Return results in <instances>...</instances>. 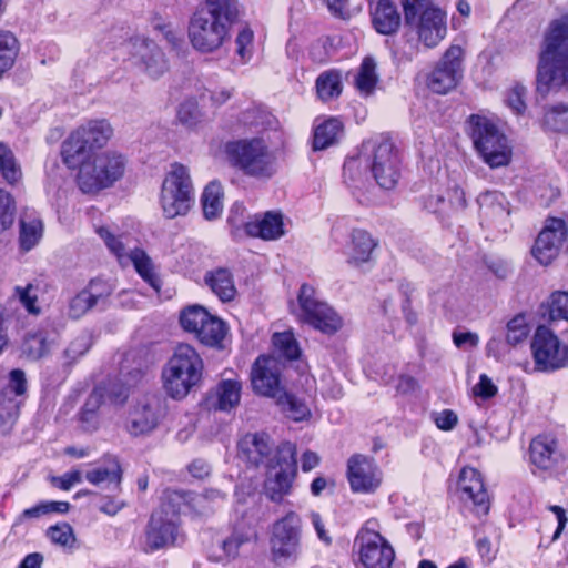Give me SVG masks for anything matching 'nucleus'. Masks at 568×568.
Listing matches in <instances>:
<instances>
[{
  "mask_svg": "<svg viewBox=\"0 0 568 568\" xmlns=\"http://www.w3.org/2000/svg\"><path fill=\"white\" fill-rule=\"evenodd\" d=\"M458 489L464 500H469L478 511L487 513L488 495L480 474L471 467H464L458 479Z\"/></svg>",
  "mask_w": 568,
  "mask_h": 568,
  "instance_id": "obj_27",
  "label": "nucleus"
},
{
  "mask_svg": "<svg viewBox=\"0 0 568 568\" xmlns=\"http://www.w3.org/2000/svg\"><path fill=\"white\" fill-rule=\"evenodd\" d=\"M92 346V336L88 332H81L68 345L64 356L69 363L78 361Z\"/></svg>",
  "mask_w": 568,
  "mask_h": 568,
  "instance_id": "obj_55",
  "label": "nucleus"
},
{
  "mask_svg": "<svg viewBox=\"0 0 568 568\" xmlns=\"http://www.w3.org/2000/svg\"><path fill=\"white\" fill-rule=\"evenodd\" d=\"M81 481L82 474L80 470H71L53 479L54 485L62 490H70L74 485Z\"/></svg>",
  "mask_w": 568,
  "mask_h": 568,
  "instance_id": "obj_62",
  "label": "nucleus"
},
{
  "mask_svg": "<svg viewBox=\"0 0 568 568\" xmlns=\"http://www.w3.org/2000/svg\"><path fill=\"white\" fill-rule=\"evenodd\" d=\"M53 343L44 332L30 334L22 344V353L30 359H39L49 353Z\"/></svg>",
  "mask_w": 568,
  "mask_h": 568,
  "instance_id": "obj_44",
  "label": "nucleus"
},
{
  "mask_svg": "<svg viewBox=\"0 0 568 568\" xmlns=\"http://www.w3.org/2000/svg\"><path fill=\"white\" fill-rule=\"evenodd\" d=\"M225 152L230 163L244 175L268 180L276 172V158L261 138L242 139L229 142Z\"/></svg>",
  "mask_w": 568,
  "mask_h": 568,
  "instance_id": "obj_7",
  "label": "nucleus"
},
{
  "mask_svg": "<svg viewBox=\"0 0 568 568\" xmlns=\"http://www.w3.org/2000/svg\"><path fill=\"white\" fill-rule=\"evenodd\" d=\"M95 232L120 263L131 261L140 276L152 287H156L158 278L153 272V264L144 251L131 247L128 236L115 234L109 226H98Z\"/></svg>",
  "mask_w": 568,
  "mask_h": 568,
  "instance_id": "obj_17",
  "label": "nucleus"
},
{
  "mask_svg": "<svg viewBox=\"0 0 568 568\" xmlns=\"http://www.w3.org/2000/svg\"><path fill=\"white\" fill-rule=\"evenodd\" d=\"M372 16L376 31L382 34H392L400 24V16L389 0H379Z\"/></svg>",
  "mask_w": 568,
  "mask_h": 568,
  "instance_id": "obj_35",
  "label": "nucleus"
},
{
  "mask_svg": "<svg viewBox=\"0 0 568 568\" xmlns=\"http://www.w3.org/2000/svg\"><path fill=\"white\" fill-rule=\"evenodd\" d=\"M136 67L149 78L155 80L169 69L168 60L160 47L152 40L135 37L130 42Z\"/></svg>",
  "mask_w": 568,
  "mask_h": 568,
  "instance_id": "obj_24",
  "label": "nucleus"
},
{
  "mask_svg": "<svg viewBox=\"0 0 568 568\" xmlns=\"http://www.w3.org/2000/svg\"><path fill=\"white\" fill-rule=\"evenodd\" d=\"M209 315L210 313L202 306H189L182 311L180 315V323L185 331L193 333L196 336L207 322Z\"/></svg>",
  "mask_w": 568,
  "mask_h": 568,
  "instance_id": "obj_46",
  "label": "nucleus"
},
{
  "mask_svg": "<svg viewBox=\"0 0 568 568\" xmlns=\"http://www.w3.org/2000/svg\"><path fill=\"white\" fill-rule=\"evenodd\" d=\"M227 333V327L219 317L209 315L207 322L204 324L196 337L201 343L209 346H220Z\"/></svg>",
  "mask_w": 568,
  "mask_h": 568,
  "instance_id": "obj_45",
  "label": "nucleus"
},
{
  "mask_svg": "<svg viewBox=\"0 0 568 568\" xmlns=\"http://www.w3.org/2000/svg\"><path fill=\"white\" fill-rule=\"evenodd\" d=\"M245 231L251 236L266 241L278 240L285 234L283 215L273 211L261 216L256 215L252 221L245 223Z\"/></svg>",
  "mask_w": 568,
  "mask_h": 568,
  "instance_id": "obj_30",
  "label": "nucleus"
},
{
  "mask_svg": "<svg viewBox=\"0 0 568 568\" xmlns=\"http://www.w3.org/2000/svg\"><path fill=\"white\" fill-rule=\"evenodd\" d=\"M296 447L285 442L277 446L274 457L270 459L268 474L264 483L266 497L274 503H282L290 495L295 479Z\"/></svg>",
  "mask_w": 568,
  "mask_h": 568,
  "instance_id": "obj_12",
  "label": "nucleus"
},
{
  "mask_svg": "<svg viewBox=\"0 0 568 568\" xmlns=\"http://www.w3.org/2000/svg\"><path fill=\"white\" fill-rule=\"evenodd\" d=\"M47 536L51 542L63 548H71L75 542L73 529L67 523L49 527L47 530Z\"/></svg>",
  "mask_w": 568,
  "mask_h": 568,
  "instance_id": "obj_54",
  "label": "nucleus"
},
{
  "mask_svg": "<svg viewBox=\"0 0 568 568\" xmlns=\"http://www.w3.org/2000/svg\"><path fill=\"white\" fill-rule=\"evenodd\" d=\"M473 393L477 397L487 399L496 395L497 386L486 374H481L478 383L473 387Z\"/></svg>",
  "mask_w": 568,
  "mask_h": 568,
  "instance_id": "obj_60",
  "label": "nucleus"
},
{
  "mask_svg": "<svg viewBox=\"0 0 568 568\" xmlns=\"http://www.w3.org/2000/svg\"><path fill=\"white\" fill-rule=\"evenodd\" d=\"M77 181L84 193L97 192L113 185L126 169V159L116 151L91 153L81 159Z\"/></svg>",
  "mask_w": 568,
  "mask_h": 568,
  "instance_id": "obj_6",
  "label": "nucleus"
},
{
  "mask_svg": "<svg viewBox=\"0 0 568 568\" xmlns=\"http://www.w3.org/2000/svg\"><path fill=\"white\" fill-rule=\"evenodd\" d=\"M480 215L487 222L505 223L510 214L505 195L498 191H486L477 199Z\"/></svg>",
  "mask_w": 568,
  "mask_h": 568,
  "instance_id": "obj_31",
  "label": "nucleus"
},
{
  "mask_svg": "<svg viewBox=\"0 0 568 568\" xmlns=\"http://www.w3.org/2000/svg\"><path fill=\"white\" fill-rule=\"evenodd\" d=\"M342 91V75L338 71H325L317 77L316 92L322 101L327 102L334 100L341 95Z\"/></svg>",
  "mask_w": 568,
  "mask_h": 568,
  "instance_id": "obj_41",
  "label": "nucleus"
},
{
  "mask_svg": "<svg viewBox=\"0 0 568 568\" xmlns=\"http://www.w3.org/2000/svg\"><path fill=\"white\" fill-rule=\"evenodd\" d=\"M377 245L378 241L369 232L363 229H353L343 254L348 265L359 267L373 260V253Z\"/></svg>",
  "mask_w": 568,
  "mask_h": 568,
  "instance_id": "obj_26",
  "label": "nucleus"
},
{
  "mask_svg": "<svg viewBox=\"0 0 568 568\" xmlns=\"http://www.w3.org/2000/svg\"><path fill=\"white\" fill-rule=\"evenodd\" d=\"M164 496L166 498V505H172V508H174L179 515L186 509L197 515H206L212 511V505H210L207 497L203 496V494L173 490L166 491Z\"/></svg>",
  "mask_w": 568,
  "mask_h": 568,
  "instance_id": "obj_33",
  "label": "nucleus"
},
{
  "mask_svg": "<svg viewBox=\"0 0 568 568\" xmlns=\"http://www.w3.org/2000/svg\"><path fill=\"white\" fill-rule=\"evenodd\" d=\"M277 354L286 359H295L300 355L297 342L292 332L275 333L272 338Z\"/></svg>",
  "mask_w": 568,
  "mask_h": 568,
  "instance_id": "obj_49",
  "label": "nucleus"
},
{
  "mask_svg": "<svg viewBox=\"0 0 568 568\" xmlns=\"http://www.w3.org/2000/svg\"><path fill=\"white\" fill-rule=\"evenodd\" d=\"M529 464L534 475L557 477L568 469V449L555 437L539 435L529 444Z\"/></svg>",
  "mask_w": 568,
  "mask_h": 568,
  "instance_id": "obj_13",
  "label": "nucleus"
},
{
  "mask_svg": "<svg viewBox=\"0 0 568 568\" xmlns=\"http://www.w3.org/2000/svg\"><path fill=\"white\" fill-rule=\"evenodd\" d=\"M541 122L547 130L568 134V104L558 103L546 108Z\"/></svg>",
  "mask_w": 568,
  "mask_h": 568,
  "instance_id": "obj_43",
  "label": "nucleus"
},
{
  "mask_svg": "<svg viewBox=\"0 0 568 568\" xmlns=\"http://www.w3.org/2000/svg\"><path fill=\"white\" fill-rule=\"evenodd\" d=\"M530 351L536 372L552 373L568 367V344L545 325L535 331L530 342Z\"/></svg>",
  "mask_w": 568,
  "mask_h": 568,
  "instance_id": "obj_14",
  "label": "nucleus"
},
{
  "mask_svg": "<svg viewBox=\"0 0 568 568\" xmlns=\"http://www.w3.org/2000/svg\"><path fill=\"white\" fill-rule=\"evenodd\" d=\"M204 364L200 354L189 344H180L162 368L164 393L172 399H184L203 377Z\"/></svg>",
  "mask_w": 568,
  "mask_h": 568,
  "instance_id": "obj_3",
  "label": "nucleus"
},
{
  "mask_svg": "<svg viewBox=\"0 0 568 568\" xmlns=\"http://www.w3.org/2000/svg\"><path fill=\"white\" fill-rule=\"evenodd\" d=\"M470 135L476 150L490 168L507 165L511 150L507 138L495 123L480 115H471L469 120Z\"/></svg>",
  "mask_w": 568,
  "mask_h": 568,
  "instance_id": "obj_11",
  "label": "nucleus"
},
{
  "mask_svg": "<svg viewBox=\"0 0 568 568\" xmlns=\"http://www.w3.org/2000/svg\"><path fill=\"white\" fill-rule=\"evenodd\" d=\"M298 304L301 308V320L313 328L332 335L343 325L342 317L327 303L321 301L314 287L303 284L300 288Z\"/></svg>",
  "mask_w": 568,
  "mask_h": 568,
  "instance_id": "obj_15",
  "label": "nucleus"
},
{
  "mask_svg": "<svg viewBox=\"0 0 568 568\" xmlns=\"http://www.w3.org/2000/svg\"><path fill=\"white\" fill-rule=\"evenodd\" d=\"M308 517L313 528L316 531L317 538L325 545H331L332 538L328 531L325 529V525L323 523L321 515L316 511H311Z\"/></svg>",
  "mask_w": 568,
  "mask_h": 568,
  "instance_id": "obj_63",
  "label": "nucleus"
},
{
  "mask_svg": "<svg viewBox=\"0 0 568 568\" xmlns=\"http://www.w3.org/2000/svg\"><path fill=\"white\" fill-rule=\"evenodd\" d=\"M179 122L187 129H196L204 122V114L202 113L195 100H185L182 102L178 110Z\"/></svg>",
  "mask_w": 568,
  "mask_h": 568,
  "instance_id": "obj_48",
  "label": "nucleus"
},
{
  "mask_svg": "<svg viewBox=\"0 0 568 568\" xmlns=\"http://www.w3.org/2000/svg\"><path fill=\"white\" fill-rule=\"evenodd\" d=\"M204 282L222 302H230L236 295L233 275L226 268H216L207 272Z\"/></svg>",
  "mask_w": 568,
  "mask_h": 568,
  "instance_id": "obj_34",
  "label": "nucleus"
},
{
  "mask_svg": "<svg viewBox=\"0 0 568 568\" xmlns=\"http://www.w3.org/2000/svg\"><path fill=\"white\" fill-rule=\"evenodd\" d=\"M19 243L24 252L36 247L43 236L44 225L40 215L34 211H26L19 221Z\"/></svg>",
  "mask_w": 568,
  "mask_h": 568,
  "instance_id": "obj_32",
  "label": "nucleus"
},
{
  "mask_svg": "<svg viewBox=\"0 0 568 568\" xmlns=\"http://www.w3.org/2000/svg\"><path fill=\"white\" fill-rule=\"evenodd\" d=\"M0 173L2 179L12 186L18 185L22 180L20 164L11 149L2 142H0Z\"/></svg>",
  "mask_w": 568,
  "mask_h": 568,
  "instance_id": "obj_42",
  "label": "nucleus"
},
{
  "mask_svg": "<svg viewBox=\"0 0 568 568\" xmlns=\"http://www.w3.org/2000/svg\"><path fill=\"white\" fill-rule=\"evenodd\" d=\"M272 445L266 434H246L239 442V456L252 465L266 463L270 466V459L274 457Z\"/></svg>",
  "mask_w": 568,
  "mask_h": 568,
  "instance_id": "obj_28",
  "label": "nucleus"
},
{
  "mask_svg": "<svg viewBox=\"0 0 568 568\" xmlns=\"http://www.w3.org/2000/svg\"><path fill=\"white\" fill-rule=\"evenodd\" d=\"M568 89V14L554 19L545 33L537 65V91Z\"/></svg>",
  "mask_w": 568,
  "mask_h": 568,
  "instance_id": "obj_2",
  "label": "nucleus"
},
{
  "mask_svg": "<svg viewBox=\"0 0 568 568\" xmlns=\"http://www.w3.org/2000/svg\"><path fill=\"white\" fill-rule=\"evenodd\" d=\"M404 20L425 48L437 47L447 34V16L432 0H403Z\"/></svg>",
  "mask_w": 568,
  "mask_h": 568,
  "instance_id": "obj_5",
  "label": "nucleus"
},
{
  "mask_svg": "<svg viewBox=\"0 0 568 568\" xmlns=\"http://www.w3.org/2000/svg\"><path fill=\"white\" fill-rule=\"evenodd\" d=\"M16 217V201L12 195L0 189V234L9 230Z\"/></svg>",
  "mask_w": 568,
  "mask_h": 568,
  "instance_id": "obj_51",
  "label": "nucleus"
},
{
  "mask_svg": "<svg viewBox=\"0 0 568 568\" xmlns=\"http://www.w3.org/2000/svg\"><path fill=\"white\" fill-rule=\"evenodd\" d=\"M463 75V49L450 45L427 78V87L435 93L446 94Z\"/></svg>",
  "mask_w": 568,
  "mask_h": 568,
  "instance_id": "obj_20",
  "label": "nucleus"
},
{
  "mask_svg": "<svg viewBox=\"0 0 568 568\" xmlns=\"http://www.w3.org/2000/svg\"><path fill=\"white\" fill-rule=\"evenodd\" d=\"M251 385L257 395L282 400L285 395L281 382V368L273 356H258L251 368Z\"/></svg>",
  "mask_w": 568,
  "mask_h": 568,
  "instance_id": "obj_21",
  "label": "nucleus"
},
{
  "mask_svg": "<svg viewBox=\"0 0 568 568\" xmlns=\"http://www.w3.org/2000/svg\"><path fill=\"white\" fill-rule=\"evenodd\" d=\"M241 383L234 379H223L214 389L207 393L205 405L209 409L230 412L240 404Z\"/></svg>",
  "mask_w": 568,
  "mask_h": 568,
  "instance_id": "obj_29",
  "label": "nucleus"
},
{
  "mask_svg": "<svg viewBox=\"0 0 568 568\" xmlns=\"http://www.w3.org/2000/svg\"><path fill=\"white\" fill-rule=\"evenodd\" d=\"M548 307L551 321L564 320L568 322V292H554L549 297Z\"/></svg>",
  "mask_w": 568,
  "mask_h": 568,
  "instance_id": "obj_56",
  "label": "nucleus"
},
{
  "mask_svg": "<svg viewBox=\"0 0 568 568\" xmlns=\"http://www.w3.org/2000/svg\"><path fill=\"white\" fill-rule=\"evenodd\" d=\"M254 33L248 27L242 28L235 38V54L242 64L247 63L253 57Z\"/></svg>",
  "mask_w": 568,
  "mask_h": 568,
  "instance_id": "obj_50",
  "label": "nucleus"
},
{
  "mask_svg": "<svg viewBox=\"0 0 568 568\" xmlns=\"http://www.w3.org/2000/svg\"><path fill=\"white\" fill-rule=\"evenodd\" d=\"M194 187L189 169L173 163L166 172L161 187L160 204L168 219L187 214L194 204Z\"/></svg>",
  "mask_w": 568,
  "mask_h": 568,
  "instance_id": "obj_8",
  "label": "nucleus"
},
{
  "mask_svg": "<svg viewBox=\"0 0 568 568\" xmlns=\"http://www.w3.org/2000/svg\"><path fill=\"white\" fill-rule=\"evenodd\" d=\"M371 521L361 529L356 537L359 560L365 568H392L395 550L389 541L379 532L368 527Z\"/></svg>",
  "mask_w": 568,
  "mask_h": 568,
  "instance_id": "obj_18",
  "label": "nucleus"
},
{
  "mask_svg": "<svg viewBox=\"0 0 568 568\" xmlns=\"http://www.w3.org/2000/svg\"><path fill=\"white\" fill-rule=\"evenodd\" d=\"M376 67L375 60L366 57L354 74L353 84L359 95L367 98L375 92L379 81Z\"/></svg>",
  "mask_w": 568,
  "mask_h": 568,
  "instance_id": "obj_36",
  "label": "nucleus"
},
{
  "mask_svg": "<svg viewBox=\"0 0 568 568\" xmlns=\"http://www.w3.org/2000/svg\"><path fill=\"white\" fill-rule=\"evenodd\" d=\"M369 169L377 184L386 190L393 189L399 179L398 159L392 140L379 135L362 144L357 158L348 159L344 164V174L359 168Z\"/></svg>",
  "mask_w": 568,
  "mask_h": 568,
  "instance_id": "obj_4",
  "label": "nucleus"
},
{
  "mask_svg": "<svg viewBox=\"0 0 568 568\" xmlns=\"http://www.w3.org/2000/svg\"><path fill=\"white\" fill-rule=\"evenodd\" d=\"M457 422V415L450 409H444L435 416L436 426L443 430L453 429Z\"/></svg>",
  "mask_w": 568,
  "mask_h": 568,
  "instance_id": "obj_64",
  "label": "nucleus"
},
{
  "mask_svg": "<svg viewBox=\"0 0 568 568\" xmlns=\"http://www.w3.org/2000/svg\"><path fill=\"white\" fill-rule=\"evenodd\" d=\"M14 295L29 314L38 315L41 312L38 305V287L31 283L26 286H16Z\"/></svg>",
  "mask_w": 568,
  "mask_h": 568,
  "instance_id": "obj_53",
  "label": "nucleus"
},
{
  "mask_svg": "<svg viewBox=\"0 0 568 568\" xmlns=\"http://www.w3.org/2000/svg\"><path fill=\"white\" fill-rule=\"evenodd\" d=\"M104 294L98 290V283L91 282L85 290H82L71 298L68 306V316L78 320L85 315Z\"/></svg>",
  "mask_w": 568,
  "mask_h": 568,
  "instance_id": "obj_37",
  "label": "nucleus"
},
{
  "mask_svg": "<svg viewBox=\"0 0 568 568\" xmlns=\"http://www.w3.org/2000/svg\"><path fill=\"white\" fill-rule=\"evenodd\" d=\"M20 52V42L9 30L0 29V79L10 71Z\"/></svg>",
  "mask_w": 568,
  "mask_h": 568,
  "instance_id": "obj_39",
  "label": "nucleus"
},
{
  "mask_svg": "<svg viewBox=\"0 0 568 568\" xmlns=\"http://www.w3.org/2000/svg\"><path fill=\"white\" fill-rule=\"evenodd\" d=\"M347 479L354 493L373 494L382 485L383 473L372 457L357 454L347 462Z\"/></svg>",
  "mask_w": 568,
  "mask_h": 568,
  "instance_id": "obj_23",
  "label": "nucleus"
},
{
  "mask_svg": "<svg viewBox=\"0 0 568 568\" xmlns=\"http://www.w3.org/2000/svg\"><path fill=\"white\" fill-rule=\"evenodd\" d=\"M27 390L26 374L16 368L9 373L7 387L0 393V423L3 426L12 425L18 417L21 400L18 398Z\"/></svg>",
  "mask_w": 568,
  "mask_h": 568,
  "instance_id": "obj_25",
  "label": "nucleus"
},
{
  "mask_svg": "<svg viewBox=\"0 0 568 568\" xmlns=\"http://www.w3.org/2000/svg\"><path fill=\"white\" fill-rule=\"evenodd\" d=\"M529 334L525 316L517 315L507 323L506 343L516 346L524 342Z\"/></svg>",
  "mask_w": 568,
  "mask_h": 568,
  "instance_id": "obj_52",
  "label": "nucleus"
},
{
  "mask_svg": "<svg viewBox=\"0 0 568 568\" xmlns=\"http://www.w3.org/2000/svg\"><path fill=\"white\" fill-rule=\"evenodd\" d=\"M302 520L288 511L270 528V556L274 564L284 566L297 561L302 554Z\"/></svg>",
  "mask_w": 568,
  "mask_h": 568,
  "instance_id": "obj_9",
  "label": "nucleus"
},
{
  "mask_svg": "<svg viewBox=\"0 0 568 568\" xmlns=\"http://www.w3.org/2000/svg\"><path fill=\"white\" fill-rule=\"evenodd\" d=\"M527 89L521 84H515L507 93L506 103L516 113L521 114L526 110L525 97Z\"/></svg>",
  "mask_w": 568,
  "mask_h": 568,
  "instance_id": "obj_58",
  "label": "nucleus"
},
{
  "mask_svg": "<svg viewBox=\"0 0 568 568\" xmlns=\"http://www.w3.org/2000/svg\"><path fill=\"white\" fill-rule=\"evenodd\" d=\"M164 416L161 402L155 396L138 400L129 409L124 427L134 437L151 434Z\"/></svg>",
  "mask_w": 568,
  "mask_h": 568,
  "instance_id": "obj_22",
  "label": "nucleus"
},
{
  "mask_svg": "<svg viewBox=\"0 0 568 568\" xmlns=\"http://www.w3.org/2000/svg\"><path fill=\"white\" fill-rule=\"evenodd\" d=\"M237 17L235 0H206L190 21L189 38L192 47L202 53L217 51L230 39V29Z\"/></svg>",
  "mask_w": 568,
  "mask_h": 568,
  "instance_id": "obj_1",
  "label": "nucleus"
},
{
  "mask_svg": "<svg viewBox=\"0 0 568 568\" xmlns=\"http://www.w3.org/2000/svg\"><path fill=\"white\" fill-rule=\"evenodd\" d=\"M182 539L178 511L172 505H166L163 496L161 506L156 509L149 521L145 531V547L149 551H155L175 545Z\"/></svg>",
  "mask_w": 568,
  "mask_h": 568,
  "instance_id": "obj_16",
  "label": "nucleus"
},
{
  "mask_svg": "<svg viewBox=\"0 0 568 568\" xmlns=\"http://www.w3.org/2000/svg\"><path fill=\"white\" fill-rule=\"evenodd\" d=\"M277 402L284 405V409L287 416L295 422L303 420L310 415L307 406L293 396L288 395L286 392L285 395H283L282 400Z\"/></svg>",
  "mask_w": 568,
  "mask_h": 568,
  "instance_id": "obj_57",
  "label": "nucleus"
},
{
  "mask_svg": "<svg viewBox=\"0 0 568 568\" xmlns=\"http://www.w3.org/2000/svg\"><path fill=\"white\" fill-rule=\"evenodd\" d=\"M343 135V124L336 118H329L315 125L313 148L324 150L337 143Z\"/></svg>",
  "mask_w": 568,
  "mask_h": 568,
  "instance_id": "obj_38",
  "label": "nucleus"
},
{
  "mask_svg": "<svg viewBox=\"0 0 568 568\" xmlns=\"http://www.w3.org/2000/svg\"><path fill=\"white\" fill-rule=\"evenodd\" d=\"M566 240H568V216L566 219L549 217L535 241L531 254L541 265H549L559 255Z\"/></svg>",
  "mask_w": 568,
  "mask_h": 568,
  "instance_id": "obj_19",
  "label": "nucleus"
},
{
  "mask_svg": "<svg viewBox=\"0 0 568 568\" xmlns=\"http://www.w3.org/2000/svg\"><path fill=\"white\" fill-rule=\"evenodd\" d=\"M85 478L93 485L108 484L119 487L121 481V468L116 462H113L108 467H97L87 471Z\"/></svg>",
  "mask_w": 568,
  "mask_h": 568,
  "instance_id": "obj_47",
  "label": "nucleus"
},
{
  "mask_svg": "<svg viewBox=\"0 0 568 568\" xmlns=\"http://www.w3.org/2000/svg\"><path fill=\"white\" fill-rule=\"evenodd\" d=\"M251 540V535L243 532H234L232 536L223 540L222 547L227 556H235L239 548Z\"/></svg>",
  "mask_w": 568,
  "mask_h": 568,
  "instance_id": "obj_59",
  "label": "nucleus"
},
{
  "mask_svg": "<svg viewBox=\"0 0 568 568\" xmlns=\"http://www.w3.org/2000/svg\"><path fill=\"white\" fill-rule=\"evenodd\" d=\"M223 199L224 192L221 183L213 181L205 186L201 200L206 220L220 217L224 207Z\"/></svg>",
  "mask_w": 568,
  "mask_h": 568,
  "instance_id": "obj_40",
  "label": "nucleus"
},
{
  "mask_svg": "<svg viewBox=\"0 0 568 568\" xmlns=\"http://www.w3.org/2000/svg\"><path fill=\"white\" fill-rule=\"evenodd\" d=\"M101 393L99 390L92 392L84 404L81 419L82 422L91 423L94 420V414L101 403Z\"/></svg>",
  "mask_w": 568,
  "mask_h": 568,
  "instance_id": "obj_61",
  "label": "nucleus"
},
{
  "mask_svg": "<svg viewBox=\"0 0 568 568\" xmlns=\"http://www.w3.org/2000/svg\"><path fill=\"white\" fill-rule=\"evenodd\" d=\"M113 134L106 120H90L78 126L62 144L63 162L75 169L81 159L90 155L95 148L104 146Z\"/></svg>",
  "mask_w": 568,
  "mask_h": 568,
  "instance_id": "obj_10",
  "label": "nucleus"
}]
</instances>
